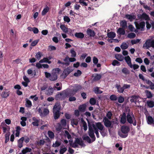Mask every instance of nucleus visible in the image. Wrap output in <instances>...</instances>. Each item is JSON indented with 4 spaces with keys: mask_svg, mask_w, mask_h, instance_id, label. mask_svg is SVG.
Segmentation results:
<instances>
[{
    "mask_svg": "<svg viewBox=\"0 0 154 154\" xmlns=\"http://www.w3.org/2000/svg\"><path fill=\"white\" fill-rule=\"evenodd\" d=\"M75 140L74 143H73L72 140H69V145L72 147L73 148H78L79 147L78 145L81 146L85 145L84 141L81 138H75Z\"/></svg>",
    "mask_w": 154,
    "mask_h": 154,
    "instance_id": "f257e3e1",
    "label": "nucleus"
},
{
    "mask_svg": "<svg viewBox=\"0 0 154 154\" xmlns=\"http://www.w3.org/2000/svg\"><path fill=\"white\" fill-rule=\"evenodd\" d=\"M75 57H69L68 56H66L63 59V61L65 62H62L60 60H58L57 63L61 64L63 65H65L66 66H68L70 65V62H72L76 60Z\"/></svg>",
    "mask_w": 154,
    "mask_h": 154,
    "instance_id": "f03ea898",
    "label": "nucleus"
},
{
    "mask_svg": "<svg viewBox=\"0 0 154 154\" xmlns=\"http://www.w3.org/2000/svg\"><path fill=\"white\" fill-rule=\"evenodd\" d=\"M154 48V39H147L145 43L143 44V48L144 49H149L150 47Z\"/></svg>",
    "mask_w": 154,
    "mask_h": 154,
    "instance_id": "7ed1b4c3",
    "label": "nucleus"
},
{
    "mask_svg": "<svg viewBox=\"0 0 154 154\" xmlns=\"http://www.w3.org/2000/svg\"><path fill=\"white\" fill-rule=\"evenodd\" d=\"M87 120L88 126V133L89 136L91 138L92 142H94L96 140V137L94 134V130L92 128L91 124H90L88 120Z\"/></svg>",
    "mask_w": 154,
    "mask_h": 154,
    "instance_id": "20e7f679",
    "label": "nucleus"
},
{
    "mask_svg": "<svg viewBox=\"0 0 154 154\" xmlns=\"http://www.w3.org/2000/svg\"><path fill=\"white\" fill-rule=\"evenodd\" d=\"M126 119L127 120L129 123L133 124L134 126L136 125L137 122L134 114H133L131 116L130 113H128L127 115Z\"/></svg>",
    "mask_w": 154,
    "mask_h": 154,
    "instance_id": "39448f33",
    "label": "nucleus"
},
{
    "mask_svg": "<svg viewBox=\"0 0 154 154\" xmlns=\"http://www.w3.org/2000/svg\"><path fill=\"white\" fill-rule=\"evenodd\" d=\"M103 121L105 127L107 128H112V122L109 120L107 118L104 117L103 118Z\"/></svg>",
    "mask_w": 154,
    "mask_h": 154,
    "instance_id": "423d86ee",
    "label": "nucleus"
},
{
    "mask_svg": "<svg viewBox=\"0 0 154 154\" xmlns=\"http://www.w3.org/2000/svg\"><path fill=\"white\" fill-rule=\"evenodd\" d=\"M72 71L70 68L69 67H67L64 69L62 74H61V76L64 79Z\"/></svg>",
    "mask_w": 154,
    "mask_h": 154,
    "instance_id": "0eeeda50",
    "label": "nucleus"
},
{
    "mask_svg": "<svg viewBox=\"0 0 154 154\" xmlns=\"http://www.w3.org/2000/svg\"><path fill=\"white\" fill-rule=\"evenodd\" d=\"M130 130L129 127L126 125H123L121 128V131L124 134H128Z\"/></svg>",
    "mask_w": 154,
    "mask_h": 154,
    "instance_id": "6e6552de",
    "label": "nucleus"
},
{
    "mask_svg": "<svg viewBox=\"0 0 154 154\" xmlns=\"http://www.w3.org/2000/svg\"><path fill=\"white\" fill-rule=\"evenodd\" d=\"M82 88V87L81 85L78 84H76L75 85L74 89L72 90V92H73V94H75L78 91H79Z\"/></svg>",
    "mask_w": 154,
    "mask_h": 154,
    "instance_id": "1a4fd4ad",
    "label": "nucleus"
},
{
    "mask_svg": "<svg viewBox=\"0 0 154 154\" xmlns=\"http://www.w3.org/2000/svg\"><path fill=\"white\" fill-rule=\"evenodd\" d=\"M145 23L144 22H141L140 23H136L135 26L136 28L138 29H143L145 26Z\"/></svg>",
    "mask_w": 154,
    "mask_h": 154,
    "instance_id": "9d476101",
    "label": "nucleus"
},
{
    "mask_svg": "<svg viewBox=\"0 0 154 154\" xmlns=\"http://www.w3.org/2000/svg\"><path fill=\"white\" fill-rule=\"evenodd\" d=\"M121 117L120 120V122L121 124H125L126 122V114L125 112H123L122 115H121Z\"/></svg>",
    "mask_w": 154,
    "mask_h": 154,
    "instance_id": "9b49d317",
    "label": "nucleus"
},
{
    "mask_svg": "<svg viewBox=\"0 0 154 154\" xmlns=\"http://www.w3.org/2000/svg\"><path fill=\"white\" fill-rule=\"evenodd\" d=\"M124 59L127 64L131 68H132L133 65L131 63V60L129 56H127L125 57Z\"/></svg>",
    "mask_w": 154,
    "mask_h": 154,
    "instance_id": "f8f14e48",
    "label": "nucleus"
},
{
    "mask_svg": "<svg viewBox=\"0 0 154 154\" xmlns=\"http://www.w3.org/2000/svg\"><path fill=\"white\" fill-rule=\"evenodd\" d=\"M87 33L90 37H94L95 35V32L92 30L88 29L87 30Z\"/></svg>",
    "mask_w": 154,
    "mask_h": 154,
    "instance_id": "ddd939ff",
    "label": "nucleus"
},
{
    "mask_svg": "<svg viewBox=\"0 0 154 154\" xmlns=\"http://www.w3.org/2000/svg\"><path fill=\"white\" fill-rule=\"evenodd\" d=\"M140 18L141 19H144L147 21L149 20L150 19L149 16L145 13H143L142 15L140 16Z\"/></svg>",
    "mask_w": 154,
    "mask_h": 154,
    "instance_id": "4468645a",
    "label": "nucleus"
},
{
    "mask_svg": "<svg viewBox=\"0 0 154 154\" xmlns=\"http://www.w3.org/2000/svg\"><path fill=\"white\" fill-rule=\"evenodd\" d=\"M24 140V137H22L20 139L18 140L17 141L18 143V146L19 148H22L23 146V143Z\"/></svg>",
    "mask_w": 154,
    "mask_h": 154,
    "instance_id": "2eb2a0df",
    "label": "nucleus"
},
{
    "mask_svg": "<svg viewBox=\"0 0 154 154\" xmlns=\"http://www.w3.org/2000/svg\"><path fill=\"white\" fill-rule=\"evenodd\" d=\"M144 82H145L147 84L149 85L150 88L151 90H154V83L149 80L148 79H146Z\"/></svg>",
    "mask_w": 154,
    "mask_h": 154,
    "instance_id": "dca6fc26",
    "label": "nucleus"
},
{
    "mask_svg": "<svg viewBox=\"0 0 154 154\" xmlns=\"http://www.w3.org/2000/svg\"><path fill=\"white\" fill-rule=\"evenodd\" d=\"M9 91L6 90L2 93L1 96L3 98H7L9 96Z\"/></svg>",
    "mask_w": 154,
    "mask_h": 154,
    "instance_id": "f3484780",
    "label": "nucleus"
},
{
    "mask_svg": "<svg viewBox=\"0 0 154 154\" xmlns=\"http://www.w3.org/2000/svg\"><path fill=\"white\" fill-rule=\"evenodd\" d=\"M57 79V75L55 73H52L49 78L50 80L51 81L56 80Z\"/></svg>",
    "mask_w": 154,
    "mask_h": 154,
    "instance_id": "a211bd4d",
    "label": "nucleus"
},
{
    "mask_svg": "<svg viewBox=\"0 0 154 154\" xmlns=\"http://www.w3.org/2000/svg\"><path fill=\"white\" fill-rule=\"evenodd\" d=\"M96 125L97 129L100 131L103 130L104 128L103 125L100 122L96 123Z\"/></svg>",
    "mask_w": 154,
    "mask_h": 154,
    "instance_id": "6ab92c4d",
    "label": "nucleus"
},
{
    "mask_svg": "<svg viewBox=\"0 0 154 154\" xmlns=\"http://www.w3.org/2000/svg\"><path fill=\"white\" fill-rule=\"evenodd\" d=\"M75 35L77 38L82 39L84 37V34L82 32H76L75 34Z\"/></svg>",
    "mask_w": 154,
    "mask_h": 154,
    "instance_id": "aec40b11",
    "label": "nucleus"
},
{
    "mask_svg": "<svg viewBox=\"0 0 154 154\" xmlns=\"http://www.w3.org/2000/svg\"><path fill=\"white\" fill-rule=\"evenodd\" d=\"M125 17L131 21H132L133 20L135 19L136 18V16L130 14H126L125 15Z\"/></svg>",
    "mask_w": 154,
    "mask_h": 154,
    "instance_id": "412c9836",
    "label": "nucleus"
},
{
    "mask_svg": "<svg viewBox=\"0 0 154 154\" xmlns=\"http://www.w3.org/2000/svg\"><path fill=\"white\" fill-rule=\"evenodd\" d=\"M107 36L109 38L113 39L116 36V34L115 32H110L108 33L107 34Z\"/></svg>",
    "mask_w": 154,
    "mask_h": 154,
    "instance_id": "4be33fe9",
    "label": "nucleus"
},
{
    "mask_svg": "<svg viewBox=\"0 0 154 154\" xmlns=\"http://www.w3.org/2000/svg\"><path fill=\"white\" fill-rule=\"evenodd\" d=\"M47 94L48 95H52L54 92L53 88L51 86H49L47 90Z\"/></svg>",
    "mask_w": 154,
    "mask_h": 154,
    "instance_id": "5701e85b",
    "label": "nucleus"
},
{
    "mask_svg": "<svg viewBox=\"0 0 154 154\" xmlns=\"http://www.w3.org/2000/svg\"><path fill=\"white\" fill-rule=\"evenodd\" d=\"M86 106L85 104L80 105L79 107V110L81 112H84L86 109Z\"/></svg>",
    "mask_w": 154,
    "mask_h": 154,
    "instance_id": "b1692460",
    "label": "nucleus"
},
{
    "mask_svg": "<svg viewBox=\"0 0 154 154\" xmlns=\"http://www.w3.org/2000/svg\"><path fill=\"white\" fill-rule=\"evenodd\" d=\"M116 88H117V91L120 93H123L124 91V89L122 87H121L120 85H116Z\"/></svg>",
    "mask_w": 154,
    "mask_h": 154,
    "instance_id": "393cba45",
    "label": "nucleus"
},
{
    "mask_svg": "<svg viewBox=\"0 0 154 154\" xmlns=\"http://www.w3.org/2000/svg\"><path fill=\"white\" fill-rule=\"evenodd\" d=\"M117 33L120 35H124L125 34V31L123 28H119L117 30Z\"/></svg>",
    "mask_w": 154,
    "mask_h": 154,
    "instance_id": "a878e982",
    "label": "nucleus"
},
{
    "mask_svg": "<svg viewBox=\"0 0 154 154\" xmlns=\"http://www.w3.org/2000/svg\"><path fill=\"white\" fill-rule=\"evenodd\" d=\"M54 114V119L55 120L58 119L60 116V112L53 111Z\"/></svg>",
    "mask_w": 154,
    "mask_h": 154,
    "instance_id": "bb28decb",
    "label": "nucleus"
},
{
    "mask_svg": "<svg viewBox=\"0 0 154 154\" xmlns=\"http://www.w3.org/2000/svg\"><path fill=\"white\" fill-rule=\"evenodd\" d=\"M49 10V7L47 6H46L45 8H44L43 11L42 12V16H44L46 15V13L48 12Z\"/></svg>",
    "mask_w": 154,
    "mask_h": 154,
    "instance_id": "cd10ccee",
    "label": "nucleus"
},
{
    "mask_svg": "<svg viewBox=\"0 0 154 154\" xmlns=\"http://www.w3.org/2000/svg\"><path fill=\"white\" fill-rule=\"evenodd\" d=\"M81 121L82 123L83 127V129L85 131H86L87 129V126L86 122L84 121L83 118H82L81 119Z\"/></svg>",
    "mask_w": 154,
    "mask_h": 154,
    "instance_id": "c85d7f7f",
    "label": "nucleus"
},
{
    "mask_svg": "<svg viewBox=\"0 0 154 154\" xmlns=\"http://www.w3.org/2000/svg\"><path fill=\"white\" fill-rule=\"evenodd\" d=\"M102 75L100 74H96V75L93 79V80L95 81H98L100 80L102 77Z\"/></svg>",
    "mask_w": 154,
    "mask_h": 154,
    "instance_id": "c756f323",
    "label": "nucleus"
},
{
    "mask_svg": "<svg viewBox=\"0 0 154 154\" xmlns=\"http://www.w3.org/2000/svg\"><path fill=\"white\" fill-rule=\"evenodd\" d=\"M139 96H138L134 95H133L131 97V99L130 101L131 103L136 102L137 101V99L138 98Z\"/></svg>",
    "mask_w": 154,
    "mask_h": 154,
    "instance_id": "7c9ffc66",
    "label": "nucleus"
},
{
    "mask_svg": "<svg viewBox=\"0 0 154 154\" xmlns=\"http://www.w3.org/2000/svg\"><path fill=\"white\" fill-rule=\"evenodd\" d=\"M146 103L147 106L149 108H152L154 106V102L152 100H148Z\"/></svg>",
    "mask_w": 154,
    "mask_h": 154,
    "instance_id": "2f4dec72",
    "label": "nucleus"
},
{
    "mask_svg": "<svg viewBox=\"0 0 154 154\" xmlns=\"http://www.w3.org/2000/svg\"><path fill=\"white\" fill-rule=\"evenodd\" d=\"M31 151L32 149L31 148L26 147L22 150V154H26L27 152H31Z\"/></svg>",
    "mask_w": 154,
    "mask_h": 154,
    "instance_id": "473e14b6",
    "label": "nucleus"
},
{
    "mask_svg": "<svg viewBox=\"0 0 154 154\" xmlns=\"http://www.w3.org/2000/svg\"><path fill=\"white\" fill-rule=\"evenodd\" d=\"M154 120L151 116H149L147 118V122L148 124L151 125L154 122Z\"/></svg>",
    "mask_w": 154,
    "mask_h": 154,
    "instance_id": "72a5a7b5",
    "label": "nucleus"
},
{
    "mask_svg": "<svg viewBox=\"0 0 154 154\" xmlns=\"http://www.w3.org/2000/svg\"><path fill=\"white\" fill-rule=\"evenodd\" d=\"M145 93L147 98H150L152 97V94L150 91L146 90L145 91Z\"/></svg>",
    "mask_w": 154,
    "mask_h": 154,
    "instance_id": "f704fd0d",
    "label": "nucleus"
},
{
    "mask_svg": "<svg viewBox=\"0 0 154 154\" xmlns=\"http://www.w3.org/2000/svg\"><path fill=\"white\" fill-rule=\"evenodd\" d=\"M115 57L116 59L120 61H122L124 58L123 56L120 54L115 55Z\"/></svg>",
    "mask_w": 154,
    "mask_h": 154,
    "instance_id": "c9c22d12",
    "label": "nucleus"
},
{
    "mask_svg": "<svg viewBox=\"0 0 154 154\" xmlns=\"http://www.w3.org/2000/svg\"><path fill=\"white\" fill-rule=\"evenodd\" d=\"M60 106L59 105L55 104L53 108V111L60 112Z\"/></svg>",
    "mask_w": 154,
    "mask_h": 154,
    "instance_id": "e433bc0d",
    "label": "nucleus"
},
{
    "mask_svg": "<svg viewBox=\"0 0 154 154\" xmlns=\"http://www.w3.org/2000/svg\"><path fill=\"white\" fill-rule=\"evenodd\" d=\"M120 25L124 28H125L127 26V22L125 20H122L120 23Z\"/></svg>",
    "mask_w": 154,
    "mask_h": 154,
    "instance_id": "4c0bfd02",
    "label": "nucleus"
},
{
    "mask_svg": "<svg viewBox=\"0 0 154 154\" xmlns=\"http://www.w3.org/2000/svg\"><path fill=\"white\" fill-rule=\"evenodd\" d=\"M71 123L72 125H77L78 124V120L77 119H72L71 121Z\"/></svg>",
    "mask_w": 154,
    "mask_h": 154,
    "instance_id": "58836bf2",
    "label": "nucleus"
},
{
    "mask_svg": "<svg viewBox=\"0 0 154 154\" xmlns=\"http://www.w3.org/2000/svg\"><path fill=\"white\" fill-rule=\"evenodd\" d=\"M10 135V132H8L7 133H6L5 136V143H6L9 140V136Z\"/></svg>",
    "mask_w": 154,
    "mask_h": 154,
    "instance_id": "ea45409f",
    "label": "nucleus"
},
{
    "mask_svg": "<svg viewBox=\"0 0 154 154\" xmlns=\"http://www.w3.org/2000/svg\"><path fill=\"white\" fill-rule=\"evenodd\" d=\"M60 27L62 31L65 33H66L68 32V29L64 25H61L60 26Z\"/></svg>",
    "mask_w": 154,
    "mask_h": 154,
    "instance_id": "a19ab883",
    "label": "nucleus"
},
{
    "mask_svg": "<svg viewBox=\"0 0 154 154\" xmlns=\"http://www.w3.org/2000/svg\"><path fill=\"white\" fill-rule=\"evenodd\" d=\"M84 140H86L88 143H92V141L91 140L89 137L88 136H86L83 137Z\"/></svg>",
    "mask_w": 154,
    "mask_h": 154,
    "instance_id": "79ce46f5",
    "label": "nucleus"
},
{
    "mask_svg": "<svg viewBox=\"0 0 154 154\" xmlns=\"http://www.w3.org/2000/svg\"><path fill=\"white\" fill-rule=\"evenodd\" d=\"M57 96L58 97H59L60 98H61L62 100H64L66 98L65 95V93H60L58 94Z\"/></svg>",
    "mask_w": 154,
    "mask_h": 154,
    "instance_id": "37998d69",
    "label": "nucleus"
},
{
    "mask_svg": "<svg viewBox=\"0 0 154 154\" xmlns=\"http://www.w3.org/2000/svg\"><path fill=\"white\" fill-rule=\"evenodd\" d=\"M136 36L135 34L133 32H131L128 34L127 37L130 38H134Z\"/></svg>",
    "mask_w": 154,
    "mask_h": 154,
    "instance_id": "c03bdc74",
    "label": "nucleus"
},
{
    "mask_svg": "<svg viewBox=\"0 0 154 154\" xmlns=\"http://www.w3.org/2000/svg\"><path fill=\"white\" fill-rule=\"evenodd\" d=\"M89 102L91 105H94L96 104V101L94 98H91Z\"/></svg>",
    "mask_w": 154,
    "mask_h": 154,
    "instance_id": "a18cd8bd",
    "label": "nucleus"
},
{
    "mask_svg": "<svg viewBox=\"0 0 154 154\" xmlns=\"http://www.w3.org/2000/svg\"><path fill=\"white\" fill-rule=\"evenodd\" d=\"M42 55V54L41 52H38L36 54L35 57L37 59L39 60L40 59Z\"/></svg>",
    "mask_w": 154,
    "mask_h": 154,
    "instance_id": "49530a36",
    "label": "nucleus"
},
{
    "mask_svg": "<svg viewBox=\"0 0 154 154\" xmlns=\"http://www.w3.org/2000/svg\"><path fill=\"white\" fill-rule=\"evenodd\" d=\"M73 92H72V90L69 92H65V95L66 97H70L71 96L74 95Z\"/></svg>",
    "mask_w": 154,
    "mask_h": 154,
    "instance_id": "de8ad7c7",
    "label": "nucleus"
},
{
    "mask_svg": "<svg viewBox=\"0 0 154 154\" xmlns=\"http://www.w3.org/2000/svg\"><path fill=\"white\" fill-rule=\"evenodd\" d=\"M70 53L71 54V56L72 57H75L76 56V53L74 50L73 48H72L70 50Z\"/></svg>",
    "mask_w": 154,
    "mask_h": 154,
    "instance_id": "09e8293b",
    "label": "nucleus"
},
{
    "mask_svg": "<svg viewBox=\"0 0 154 154\" xmlns=\"http://www.w3.org/2000/svg\"><path fill=\"white\" fill-rule=\"evenodd\" d=\"M128 45L125 43H123L121 45V47L122 50H125L128 48Z\"/></svg>",
    "mask_w": 154,
    "mask_h": 154,
    "instance_id": "8fccbe9b",
    "label": "nucleus"
},
{
    "mask_svg": "<svg viewBox=\"0 0 154 154\" xmlns=\"http://www.w3.org/2000/svg\"><path fill=\"white\" fill-rule=\"evenodd\" d=\"M112 64L113 66H120L121 65V63L120 62H119L118 61L116 60H114L112 61Z\"/></svg>",
    "mask_w": 154,
    "mask_h": 154,
    "instance_id": "3c124183",
    "label": "nucleus"
},
{
    "mask_svg": "<svg viewBox=\"0 0 154 154\" xmlns=\"http://www.w3.org/2000/svg\"><path fill=\"white\" fill-rule=\"evenodd\" d=\"M26 106L28 107H30L32 106L31 102L29 100L27 99L26 101Z\"/></svg>",
    "mask_w": 154,
    "mask_h": 154,
    "instance_id": "603ef678",
    "label": "nucleus"
},
{
    "mask_svg": "<svg viewBox=\"0 0 154 154\" xmlns=\"http://www.w3.org/2000/svg\"><path fill=\"white\" fill-rule=\"evenodd\" d=\"M61 125L64 127L66 126V120L64 119H62L60 122Z\"/></svg>",
    "mask_w": 154,
    "mask_h": 154,
    "instance_id": "864d4df0",
    "label": "nucleus"
},
{
    "mask_svg": "<svg viewBox=\"0 0 154 154\" xmlns=\"http://www.w3.org/2000/svg\"><path fill=\"white\" fill-rule=\"evenodd\" d=\"M122 72L124 74H129L130 73L129 71L126 68H124L122 70Z\"/></svg>",
    "mask_w": 154,
    "mask_h": 154,
    "instance_id": "5fc2aeb1",
    "label": "nucleus"
},
{
    "mask_svg": "<svg viewBox=\"0 0 154 154\" xmlns=\"http://www.w3.org/2000/svg\"><path fill=\"white\" fill-rule=\"evenodd\" d=\"M110 99L112 101H115L117 99V97L115 95H112L110 97Z\"/></svg>",
    "mask_w": 154,
    "mask_h": 154,
    "instance_id": "6e6d98bb",
    "label": "nucleus"
},
{
    "mask_svg": "<svg viewBox=\"0 0 154 154\" xmlns=\"http://www.w3.org/2000/svg\"><path fill=\"white\" fill-rule=\"evenodd\" d=\"M61 144V142L57 141H56L55 143H53L52 146L53 147H57L59 146Z\"/></svg>",
    "mask_w": 154,
    "mask_h": 154,
    "instance_id": "4d7b16f0",
    "label": "nucleus"
},
{
    "mask_svg": "<svg viewBox=\"0 0 154 154\" xmlns=\"http://www.w3.org/2000/svg\"><path fill=\"white\" fill-rule=\"evenodd\" d=\"M124 101V98L122 96H120L118 98V101L120 103H123Z\"/></svg>",
    "mask_w": 154,
    "mask_h": 154,
    "instance_id": "13d9d810",
    "label": "nucleus"
},
{
    "mask_svg": "<svg viewBox=\"0 0 154 154\" xmlns=\"http://www.w3.org/2000/svg\"><path fill=\"white\" fill-rule=\"evenodd\" d=\"M82 73V72L80 70H78L77 72L74 73V75L76 77H78Z\"/></svg>",
    "mask_w": 154,
    "mask_h": 154,
    "instance_id": "bf43d9fd",
    "label": "nucleus"
},
{
    "mask_svg": "<svg viewBox=\"0 0 154 154\" xmlns=\"http://www.w3.org/2000/svg\"><path fill=\"white\" fill-rule=\"evenodd\" d=\"M112 115V113L110 111L108 112L106 114V116L109 119H111Z\"/></svg>",
    "mask_w": 154,
    "mask_h": 154,
    "instance_id": "052dcab7",
    "label": "nucleus"
},
{
    "mask_svg": "<svg viewBox=\"0 0 154 154\" xmlns=\"http://www.w3.org/2000/svg\"><path fill=\"white\" fill-rule=\"evenodd\" d=\"M48 134L49 137L50 138H53L54 137V133L52 131H48Z\"/></svg>",
    "mask_w": 154,
    "mask_h": 154,
    "instance_id": "680f3d73",
    "label": "nucleus"
},
{
    "mask_svg": "<svg viewBox=\"0 0 154 154\" xmlns=\"http://www.w3.org/2000/svg\"><path fill=\"white\" fill-rule=\"evenodd\" d=\"M49 113V111L48 109L44 108V109L43 114L44 116H46Z\"/></svg>",
    "mask_w": 154,
    "mask_h": 154,
    "instance_id": "e2e57ef3",
    "label": "nucleus"
},
{
    "mask_svg": "<svg viewBox=\"0 0 154 154\" xmlns=\"http://www.w3.org/2000/svg\"><path fill=\"white\" fill-rule=\"evenodd\" d=\"M94 91L96 94H101L102 93V91H100L99 88L98 87H96L95 88Z\"/></svg>",
    "mask_w": 154,
    "mask_h": 154,
    "instance_id": "0e129e2a",
    "label": "nucleus"
},
{
    "mask_svg": "<svg viewBox=\"0 0 154 154\" xmlns=\"http://www.w3.org/2000/svg\"><path fill=\"white\" fill-rule=\"evenodd\" d=\"M64 21L67 23H69L70 21V19L67 16H65L63 18Z\"/></svg>",
    "mask_w": 154,
    "mask_h": 154,
    "instance_id": "69168bd1",
    "label": "nucleus"
},
{
    "mask_svg": "<svg viewBox=\"0 0 154 154\" xmlns=\"http://www.w3.org/2000/svg\"><path fill=\"white\" fill-rule=\"evenodd\" d=\"M65 135L67 137L68 139L71 138V135L67 131H65Z\"/></svg>",
    "mask_w": 154,
    "mask_h": 154,
    "instance_id": "338daca9",
    "label": "nucleus"
},
{
    "mask_svg": "<svg viewBox=\"0 0 154 154\" xmlns=\"http://www.w3.org/2000/svg\"><path fill=\"white\" fill-rule=\"evenodd\" d=\"M67 150L66 147H64L62 149H61L60 151V154H63Z\"/></svg>",
    "mask_w": 154,
    "mask_h": 154,
    "instance_id": "774afa93",
    "label": "nucleus"
}]
</instances>
